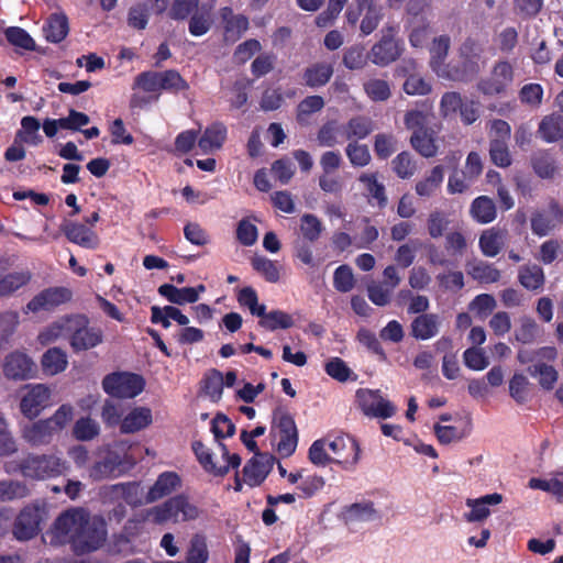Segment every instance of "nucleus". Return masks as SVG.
<instances>
[{
	"label": "nucleus",
	"mask_w": 563,
	"mask_h": 563,
	"mask_svg": "<svg viewBox=\"0 0 563 563\" xmlns=\"http://www.w3.org/2000/svg\"><path fill=\"white\" fill-rule=\"evenodd\" d=\"M181 481L174 472H165L158 476L154 485L146 495V501L153 503L158 500L180 487Z\"/></svg>",
	"instance_id": "obj_30"
},
{
	"label": "nucleus",
	"mask_w": 563,
	"mask_h": 563,
	"mask_svg": "<svg viewBox=\"0 0 563 563\" xmlns=\"http://www.w3.org/2000/svg\"><path fill=\"white\" fill-rule=\"evenodd\" d=\"M139 450L140 446L137 443L128 440L117 441L104 448V452L109 453L121 474L130 471L136 465L141 459Z\"/></svg>",
	"instance_id": "obj_19"
},
{
	"label": "nucleus",
	"mask_w": 563,
	"mask_h": 563,
	"mask_svg": "<svg viewBox=\"0 0 563 563\" xmlns=\"http://www.w3.org/2000/svg\"><path fill=\"white\" fill-rule=\"evenodd\" d=\"M512 79L511 65L507 62H499L494 66L489 76L478 82V89L487 96L500 95L511 85Z\"/></svg>",
	"instance_id": "obj_17"
},
{
	"label": "nucleus",
	"mask_w": 563,
	"mask_h": 563,
	"mask_svg": "<svg viewBox=\"0 0 563 563\" xmlns=\"http://www.w3.org/2000/svg\"><path fill=\"white\" fill-rule=\"evenodd\" d=\"M451 46V40L448 35H440L433 38L430 46V68L438 77L448 80H464L465 71L456 65L445 63Z\"/></svg>",
	"instance_id": "obj_5"
},
{
	"label": "nucleus",
	"mask_w": 563,
	"mask_h": 563,
	"mask_svg": "<svg viewBox=\"0 0 563 563\" xmlns=\"http://www.w3.org/2000/svg\"><path fill=\"white\" fill-rule=\"evenodd\" d=\"M481 48L473 40H466L461 48L460 54L465 59L463 71H465V78L470 74H475L478 71L479 67L477 62L474 60L479 56Z\"/></svg>",
	"instance_id": "obj_56"
},
{
	"label": "nucleus",
	"mask_w": 563,
	"mask_h": 563,
	"mask_svg": "<svg viewBox=\"0 0 563 563\" xmlns=\"http://www.w3.org/2000/svg\"><path fill=\"white\" fill-rule=\"evenodd\" d=\"M32 279L27 269L2 272L0 271V298L13 296L19 289L26 286Z\"/></svg>",
	"instance_id": "obj_24"
},
{
	"label": "nucleus",
	"mask_w": 563,
	"mask_h": 563,
	"mask_svg": "<svg viewBox=\"0 0 563 563\" xmlns=\"http://www.w3.org/2000/svg\"><path fill=\"white\" fill-rule=\"evenodd\" d=\"M104 453V456L101 460L96 461L87 471L88 477L93 482L110 479L122 475L109 453Z\"/></svg>",
	"instance_id": "obj_38"
},
{
	"label": "nucleus",
	"mask_w": 563,
	"mask_h": 563,
	"mask_svg": "<svg viewBox=\"0 0 563 563\" xmlns=\"http://www.w3.org/2000/svg\"><path fill=\"white\" fill-rule=\"evenodd\" d=\"M158 81H159V91L166 90L172 92H177L181 90H186L188 88V84L180 76L177 70L169 69L165 71H158Z\"/></svg>",
	"instance_id": "obj_59"
},
{
	"label": "nucleus",
	"mask_w": 563,
	"mask_h": 563,
	"mask_svg": "<svg viewBox=\"0 0 563 563\" xmlns=\"http://www.w3.org/2000/svg\"><path fill=\"white\" fill-rule=\"evenodd\" d=\"M497 307V301L493 295L481 294L477 295L470 303L468 310L472 311L479 319L486 318Z\"/></svg>",
	"instance_id": "obj_62"
},
{
	"label": "nucleus",
	"mask_w": 563,
	"mask_h": 563,
	"mask_svg": "<svg viewBox=\"0 0 563 563\" xmlns=\"http://www.w3.org/2000/svg\"><path fill=\"white\" fill-rule=\"evenodd\" d=\"M534 173L543 179H551L556 174V162L547 151H538L531 157Z\"/></svg>",
	"instance_id": "obj_45"
},
{
	"label": "nucleus",
	"mask_w": 563,
	"mask_h": 563,
	"mask_svg": "<svg viewBox=\"0 0 563 563\" xmlns=\"http://www.w3.org/2000/svg\"><path fill=\"white\" fill-rule=\"evenodd\" d=\"M227 137V129L221 123H214L201 135L198 146L201 154H209L220 150Z\"/></svg>",
	"instance_id": "obj_32"
},
{
	"label": "nucleus",
	"mask_w": 563,
	"mask_h": 563,
	"mask_svg": "<svg viewBox=\"0 0 563 563\" xmlns=\"http://www.w3.org/2000/svg\"><path fill=\"white\" fill-rule=\"evenodd\" d=\"M211 7L201 4L191 15L189 20V32L194 36L206 34L212 24Z\"/></svg>",
	"instance_id": "obj_46"
},
{
	"label": "nucleus",
	"mask_w": 563,
	"mask_h": 563,
	"mask_svg": "<svg viewBox=\"0 0 563 563\" xmlns=\"http://www.w3.org/2000/svg\"><path fill=\"white\" fill-rule=\"evenodd\" d=\"M99 433V423L89 417L78 419L73 427V435L79 441H91Z\"/></svg>",
	"instance_id": "obj_55"
},
{
	"label": "nucleus",
	"mask_w": 563,
	"mask_h": 563,
	"mask_svg": "<svg viewBox=\"0 0 563 563\" xmlns=\"http://www.w3.org/2000/svg\"><path fill=\"white\" fill-rule=\"evenodd\" d=\"M503 501V495L498 493L488 494L479 498L466 499V506L471 509L470 512L464 515L468 522L484 521L489 515L490 506H497Z\"/></svg>",
	"instance_id": "obj_22"
},
{
	"label": "nucleus",
	"mask_w": 563,
	"mask_h": 563,
	"mask_svg": "<svg viewBox=\"0 0 563 563\" xmlns=\"http://www.w3.org/2000/svg\"><path fill=\"white\" fill-rule=\"evenodd\" d=\"M68 32V20L63 13L52 14L44 27L45 37L52 43L62 42L67 36Z\"/></svg>",
	"instance_id": "obj_42"
},
{
	"label": "nucleus",
	"mask_w": 563,
	"mask_h": 563,
	"mask_svg": "<svg viewBox=\"0 0 563 563\" xmlns=\"http://www.w3.org/2000/svg\"><path fill=\"white\" fill-rule=\"evenodd\" d=\"M153 422L152 410L148 407H133L121 420L122 433H135L146 429Z\"/></svg>",
	"instance_id": "obj_23"
},
{
	"label": "nucleus",
	"mask_w": 563,
	"mask_h": 563,
	"mask_svg": "<svg viewBox=\"0 0 563 563\" xmlns=\"http://www.w3.org/2000/svg\"><path fill=\"white\" fill-rule=\"evenodd\" d=\"M67 468V462L56 454H30L19 464L22 476L32 481L57 477Z\"/></svg>",
	"instance_id": "obj_2"
},
{
	"label": "nucleus",
	"mask_w": 563,
	"mask_h": 563,
	"mask_svg": "<svg viewBox=\"0 0 563 563\" xmlns=\"http://www.w3.org/2000/svg\"><path fill=\"white\" fill-rule=\"evenodd\" d=\"M373 131V122L365 117H355L343 126V134L350 142L363 140Z\"/></svg>",
	"instance_id": "obj_47"
},
{
	"label": "nucleus",
	"mask_w": 563,
	"mask_h": 563,
	"mask_svg": "<svg viewBox=\"0 0 563 563\" xmlns=\"http://www.w3.org/2000/svg\"><path fill=\"white\" fill-rule=\"evenodd\" d=\"M417 63L415 60H406L400 67V71L404 75H408L404 82V91L410 96H424L431 92V85L423 77L418 74H409L416 70Z\"/></svg>",
	"instance_id": "obj_25"
},
{
	"label": "nucleus",
	"mask_w": 563,
	"mask_h": 563,
	"mask_svg": "<svg viewBox=\"0 0 563 563\" xmlns=\"http://www.w3.org/2000/svg\"><path fill=\"white\" fill-rule=\"evenodd\" d=\"M410 143L412 147L424 157H433L438 152L434 139L428 130L420 133H412Z\"/></svg>",
	"instance_id": "obj_57"
},
{
	"label": "nucleus",
	"mask_w": 563,
	"mask_h": 563,
	"mask_svg": "<svg viewBox=\"0 0 563 563\" xmlns=\"http://www.w3.org/2000/svg\"><path fill=\"white\" fill-rule=\"evenodd\" d=\"M144 379L136 374L121 372L107 375L102 380L104 391L115 398H134L144 389Z\"/></svg>",
	"instance_id": "obj_8"
},
{
	"label": "nucleus",
	"mask_w": 563,
	"mask_h": 563,
	"mask_svg": "<svg viewBox=\"0 0 563 563\" xmlns=\"http://www.w3.org/2000/svg\"><path fill=\"white\" fill-rule=\"evenodd\" d=\"M51 395V389L44 384L26 386L20 402L21 412L30 419L36 418L48 406Z\"/></svg>",
	"instance_id": "obj_16"
},
{
	"label": "nucleus",
	"mask_w": 563,
	"mask_h": 563,
	"mask_svg": "<svg viewBox=\"0 0 563 563\" xmlns=\"http://www.w3.org/2000/svg\"><path fill=\"white\" fill-rule=\"evenodd\" d=\"M328 442V448L333 454L332 463L340 464L345 470H354L361 459L358 442L350 435H338Z\"/></svg>",
	"instance_id": "obj_13"
},
{
	"label": "nucleus",
	"mask_w": 563,
	"mask_h": 563,
	"mask_svg": "<svg viewBox=\"0 0 563 563\" xmlns=\"http://www.w3.org/2000/svg\"><path fill=\"white\" fill-rule=\"evenodd\" d=\"M271 432L274 439L278 440V453L285 457L291 455L298 443V432L292 417L284 411L276 410Z\"/></svg>",
	"instance_id": "obj_9"
},
{
	"label": "nucleus",
	"mask_w": 563,
	"mask_h": 563,
	"mask_svg": "<svg viewBox=\"0 0 563 563\" xmlns=\"http://www.w3.org/2000/svg\"><path fill=\"white\" fill-rule=\"evenodd\" d=\"M158 294L175 305L194 303L197 295L192 287L177 288L172 284H164L158 287Z\"/></svg>",
	"instance_id": "obj_41"
},
{
	"label": "nucleus",
	"mask_w": 563,
	"mask_h": 563,
	"mask_svg": "<svg viewBox=\"0 0 563 563\" xmlns=\"http://www.w3.org/2000/svg\"><path fill=\"white\" fill-rule=\"evenodd\" d=\"M366 96L374 102H384L391 96L388 81L379 78H371L363 84Z\"/></svg>",
	"instance_id": "obj_53"
},
{
	"label": "nucleus",
	"mask_w": 563,
	"mask_h": 563,
	"mask_svg": "<svg viewBox=\"0 0 563 563\" xmlns=\"http://www.w3.org/2000/svg\"><path fill=\"white\" fill-rule=\"evenodd\" d=\"M471 421H467L465 427L459 428L456 426H443L440 423L434 424V433L441 444H451L460 442L471 433Z\"/></svg>",
	"instance_id": "obj_44"
},
{
	"label": "nucleus",
	"mask_w": 563,
	"mask_h": 563,
	"mask_svg": "<svg viewBox=\"0 0 563 563\" xmlns=\"http://www.w3.org/2000/svg\"><path fill=\"white\" fill-rule=\"evenodd\" d=\"M472 217L479 223H489L496 218L494 201L487 196L477 197L471 206Z\"/></svg>",
	"instance_id": "obj_48"
},
{
	"label": "nucleus",
	"mask_w": 563,
	"mask_h": 563,
	"mask_svg": "<svg viewBox=\"0 0 563 563\" xmlns=\"http://www.w3.org/2000/svg\"><path fill=\"white\" fill-rule=\"evenodd\" d=\"M37 367L33 358L22 351H13L8 354L3 362V374L14 380L33 378Z\"/></svg>",
	"instance_id": "obj_15"
},
{
	"label": "nucleus",
	"mask_w": 563,
	"mask_h": 563,
	"mask_svg": "<svg viewBox=\"0 0 563 563\" xmlns=\"http://www.w3.org/2000/svg\"><path fill=\"white\" fill-rule=\"evenodd\" d=\"M444 179V168L440 165L433 167L430 173L416 184V192L420 197H431L440 188Z\"/></svg>",
	"instance_id": "obj_40"
},
{
	"label": "nucleus",
	"mask_w": 563,
	"mask_h": 563,
	"mask_svg": "<svg viewBox=\"0 0 563 563\" xmlns=\"http://www.w3.org/2000/svg\"><path fill=\"white\" fill-rule=\"evenodd\" d=\"M62 231L68 241L81 247L93 250L99 245L97 233L84 223L66 221L62 225Z\"/></svg>",
	"instance_id": "obj_21"
},
{
	"label": "nucleus",
	"mask_w": 563,
	"mask_h": 563,
	"mask_svg": "<svg viewBox=\"0 0 563 563\" xmlns=\"http://www.w3.org/2000/svg\"><path fill=\"white\" fill-rule=\"evenodd\" d=\"M344 518L347 522H369L380 518L379 510L371 500H362L347 506L344 509Z\"/></svg>",
	"instance_id": "obj_31"
},
{
	"label": "nucleus",
	"mask_w": 563,
	"mask_h": 563,
	"mask_svg": "<svg viewBox=\"0 0 563 563\" xmlns=\"http://www.w3.org/2000/svg\"><path fill=\"white\" fill-rule=\"evenodd\" d=\"M104 496L112 500H124L126 504L136 506L142 503L140 486L135 483L115 484L103 489Z\"/></svg>",
	"instance_id": "obj_34"
},
{
	"label": "nucleus",
	"mask_w": 563,
	"mask_h": 563,
	"mask_svg": "<svg viewBox=\"0 0 563 563\" xmlns=\"http://www.w3.org/2000/svg\"><path fill=\"white\" fill-rule=\"evenodd\" d=\"M221 18L224 22L225 38L238 41L249 27V21L244 15H235L231 8L221 9Z\"/></svg>",
	"instance_id": "obj_33"
},
{
	"label": "nucleus",
	"mask_w": 563,
	"mask_h": 563,
	"mask_svg": "<svg viewBox=\"0 0 563 563\" xmlns=\"http://www.w3.org/2000/svg\"><path fill=\"white\" fill-rule=\"evenodd\" d=\"M528 372L532 377H538L540 386L547 390H551L559 378L558 371L553 366L542 362L530 366Z\"/></svg>",
	"instance_id": "obj_52"
},
{
	"label": "nucleus",
	"mask_w": 563,
	"mask_h": 563,
	"mask_svg": "<svg viewBox=\"0 0 563 563\" xmlns=\"http://www.w3.org/2000/svg\"><path fill=\"white\" fill-rule=\"evenodd\" d=\"M345 154L354 167H364L369 164L372 158L368 147L355 141L349 142Z\"/></svg>",
	"instance_id": "obj_63"
},
{
	"label": "nucleus",
	"mask_w": 563,
	"mask_h": 563,
	"mask_svg": "<svg viewBox=\"0 0 563 563\" xmlns=\"http://www.w3.org/2000/svg\"><path fill=\"white\" fill-rule=\"evenodd\" d=\"M540 136L548 143H553L563 137V117L550 114L542 119L538 130Z\"/></svg>",
	"instance_id": "obj_39"
},
{
	"label": "nucleus",
	"mask_w": 563,
	"mask_h": 563,
	"mask_svg": "<svg viewBox=\"0 0 563 563\" xmlns=\"http://www.w3.org/2000/svg\"><path fill=\"white\" fill-rule=\"evenodd\" d=\"M507 231L501 229H487L479 236V249L483 255L495 257L504 249L507 242Z\"/></svg>",
	"instance_id": "obj_27"
},
{
	"label": "nucleus",
	"mask_w": 563,
	"mask_h": 563,
	"mask_svg": "<svg viewBox=\"0 0 563 563\" xmlns=\"http://www.w3.org/2000/svg\"><path fill=\"white\" fill-rule=\"evenodd\" d=\"M200 511L197 506L183 495L169 498L162 505L152 507L144 512V520H151L154 523L163 525L167 521L180 522L195 520Z\"/></svg>",
	"instance_id": "obj_1"
},
{
	"label": "nucleus",
	"mask_w": 563,
	"mask_h": 563,
	"mask_svg": "<svg viewBox=\"0 0 563 563\" xmlns=\"http://www.w3.org/2000/svg\"><path fill=\"white\" fill-rule=\"evenodd\" d=\"M223 386L224 378L221 372L212 369L206 375L203 391L212 401L217 402L221 399Z\"/></svg>",
	"instance_id": "obj_60"
},
{
	"label": "nucleus",
	"mask_w": 563,
	"mask_h": 563,
	"mask_svg": "<svg viewBox=\"0 0 563 563\" xmlns=\"http://www.w3.org/2000/svg\"><path fill=\"white\" fill-rule=\"evenodd\" d=\"M42 369L45 374L54 376L67 368V354L59 347L48 349L41 358Z\"/></svg>",
	"instance_id": "obj_37"
},
{
	"label": "nucleus",
	"mask_w": 563,
	"mask_h": 563,
	"mask_svg": "<svg viewBox=\"0 0 563 563\" xmlns=\"http://www.w3.org/2000/svg\"><path fill=\"white\" fill-rule=\"evenodd\" d=\"M192 448L205 470L214 475L222 476L227 474L231 467L235 468L241 463L240 456L238 454L230 455L227 448L222 443H219L221 461H213V455L201 442H195Z\"/></svg>",
	"instance_id": "obj_11"
},
{
	"label": "nucleus",
	"mask_w": 563,
	"mask_h": 563,
	"mask_svg": "<svg viewBox=\"0 0 563 563\" xmlns=\"http://www.w3.org/2000/svg\"><path fill=\"white\" fill-rule=\"evenodd\" d=\"M397 26L385 24L380 30V40L373 45L369 58L373 64L386 66L395 62L402 53L401 42L396 38Z\"/></svg>",
	"instance_id": "obj_7"
},
{
	"label": "nucleus",
	"mask_w": 563,
	"mask_h": 563,
	"mask_svg": "<svg viewBox=\"0 0 563 563\" xmlns=\"http://www.w3.org/2000/svg\"><path fill=\"white\" fill-rule=\"evenodd\" d=\"M261 318L260 324L269 330L274 331L276 329H288L292 325V318L284 311L274 310L271 312H266V307H264V313L258 314Z\"/></svg>",
	"instance_id": "obj_54"
},
{
	"label": "nucleus",
	"mask_w": 563,
	"mask_h": 563,
	"mask_svg": "<svg viewBox=\"0 0 563 563\" xmlns=\"http://www.w3.org/2000/svg\"><path fill=\"white\" fill-rule=\"evenodd\" d=\"M324 99L321 96L306 97L297 106V121L300 124H308L311 115L320 112L324 108Z\"/></svg>",
	"instance_id": "obj_49"
},
{
	"label": "nucleus",
	"mask_w": 563,
	"mask_h": 563,
	"mask_svg": "<svg viewBox=\"0 0 563 563\" xmlns=\"http://www.w3.org/2000/svg\"><path fill=\"white\" fill-rule=\"evenodd\" d=\"M73 292L67 287H49L35 295L25 306V313L53 311L71 300Z\"/></svg>",
	"instance_id": "obj_14"
},
{
	"label": "nucleus",
	"mask_w": 563,
	"mask_h": 563,
	"mask_svg": "<svg viewBox=\"0 0 563 563\" xmlns=\"http://www.w3.org/2000/svg\"><path fill=\"white\" fill-rule=\"evenodd\" d=\"M55 434L46 419L25 426L22 432L24 440L35 446L48 444Z\"/></svg>",
	"instance_id": "obj_29"
},
{
	"label": "nucleus",
	"mask_w": 563,
	"mask_h": 563,
	"mask_svg": "<svg viewBox=\"0 0 563 563\" xmlns=\"http://www.w3.org/2000/svg\"><path fill=\"white\" fill-rule=\"evenodd\" d=\"M410 330L417 340L432 339L440 331V318L434 313H422L412 320Z\"/></svg>",
	"instance_id": "obj_26"
},
{
	"label": "nucleus",
	"mask_w": 563,
	"mask_h": 563,
	"mask_svg": "<svg viewBox=\"0 0 563 563\" xmlns=\"http://www.w3.org/2000/svg\"><path fill=\"white\" fill-rule=\"evenodd\" d=\"M347 25L354 27L360 22L363 36L372 34L384 19V8L379 0H355L345 11Z\"/></svg>",
	"instance_id": "obj_3"
},
{
	"label": "nucleus",
	"mask_w": 563,
	"mask_h": 563,
	"mask_svg": "<svg viewBox=\"0 0 563 563\" xmlns=\"http://www.w3.org/2000/svg\"><path fill=\"white\" fill-rule=\"evenodd\" d=\"M29 495L30 489L25 483L12 479L0 481V503L22 499Z\"/></svg>",
	"instance_id": "obj_51"
},
{
	"label": "nucleus",
	"mask_w": 563,
	"mask_h": 563,
	"mask_svg": "<svg viewBox=\"0 0 563 563\" xmlns=\"http://www.w3.org/2000/svg\"><path fill=\"white\" fill-rule=\"evenodd\" d=\"M333 75V67L328 63L311 65L305 70L303 80L308 87L316 88L324 86Z\"/></svg>",
	"instance_id": "obj_43"
},
{
	"label": "nucleus",
	"mask_w": 563,
	"mask_h": 563,
	"mask_svg": "<svg viewBox=\"0 0 563 563\" xmlns=\"http://www.w3.org/2000/svg\"><path fill=\"white\" fill-rule=\"evenodd\" d=\"M68 333V318L53 322L44 328L37 335V341L41 345H48L56 342L65 333Z\"/></svg>",
	"instance_id": "obj_61"
},
{
	"label": "nucleus",
	"mask_w": 563,
	"mask_h": 563,
	"mask_svg": "<svg viewBox=\"0 0 563 563\" xmlns=\"http://www.w3.org/2000/svg\"><path fill=\"white\" fill-rule=\"evenodd\" d=\"M47 519L45 507L40 504L25 506L18 515L13 536L20 541L33 539L41 531V525Z\"/></svg>",
	"instance_id": "obj_10"
},
{
	"label": "nucleus",
	"mask_w": 563,
	"mask_h": 563,
	"mask_svg": "<svg viewBox=\"0 0 563 563\" xmlns=\"http://www.w3.org/2000/svg\"><path fill=\"white\" fill-rule=\"evenodd\" d=\"M431 20L406 23L408 29V41L415 48L426 46L431 34Z\"/></svg>",
	"instance_id": "obj_50"
},
{
	"label": "nucleus",
	"mask_w": 563,
	"mask_h": 563,
	"mask_svg": "<svg viewBox=\"0 0 563 563\" xmlns=\"http://www.w3.org/2000/svg\"><path fill=\"white\" fill-rule=\"evenodd\" d=\"M88 515V512L79 508L60 514L54 522V533L60 541L68 540L73 543L77 532H79L85 525Z\"/></svg>",
	"instance_id": "obj_18"
},
{
	"label": "nucleus",
	"mask_w": 563,
	"mask_h": 563,
	"mask_svg": "<svg viewBox=\"0 0 563 563\" xmlns=\"http://www.w3.org/2000/svg\"><path fill=\"white\" fill-rule=\"evenodd\" d=\"M69 345L75 352L91 350L103 342V331L91 327L86 316L68 318Z\"/></svg>",
	"instance_id": "obj_4"
},
{
	"label": "nucleus",
	"mask_w": 563,
	"mask_h": 563,
	"mask_svg": "<svg viewBox=\"0 0 563 563\" xmlns=\"http://www.w3.org/2000/svg\"><path fill=\"white\" fill-rule=\"evenodd\" d=\"M8 42L16 47L34 51L36 45L31 35L23 29L18 26H10L4 31Z\"/></svg>",
	"instance_id": "obj_64"
},
{
	"label": "nucleus",
	"mask_w": 563,
	"mask_h": 563,
	"mask_svg": "<svg viewBox=\"0 0 563 563\" xmlns=\"http://www.w3.org/2000/svg\"><path fill=\"white\" fill-rule=\"evenodd\" d=\"M355 398L358 408L367 417L387 419L396 412V407L379 390L362 388L356 391Z\"/></svg>",
	"instance_id": "obj_12"
},
{
	"label": "nucleus",
	"mask_w": 563,
	"mask_h": 563,
	"mask_svg": "<svg viewBox=\"0 0 563 563\" xmlns=\"http://www.w3.org/2000/svg\"><path fill=\"white\" fill-rule=\"evenodd\" d=\"M274 457L269 454L255 453L243 468L244 482L250 486H258L269 474Z\"/></svg>",
	"instance_id": "obj_20"
},
{
	"label": "nucleus",
	"mask_w": 563,
	"mask_h": 563,
	"mask_svg": "<svg viewBox=\"0 0 563 563\" xmlns=\"http://www.w3.org/2000/svg\"><path fill=\"white\" fill-rule=\"evenodd\" d=\"M467 274L481 284L498 283L501 278V272L493 264L484 261H474L466 264Z\"/></svg>",
	"instance_id": "obj_35"
},
{
	"label": "nucleus",
	"mask_w": 563,
	"mask_h": 563,
	"mask_svg": "<svg viewBox=\"0 0 563 563\" xmlns=\"http://www.w3.org/2000/svg\"><path fill=\"white\" fill-rule=\"evenodd\" d=\"M528 487L545 492L556 501L563 503V471L552 472L548 478L532 477L528 482Z\"/></svg>",
	"instance_id": "obj_28"
},
{
	"label": "nucleus",
	"mask_w": 563,
	"mask_h": 563,
	"mask_svg": "<svg viewBox=\"0 0 563 563\" xmlns=\"http://www.w3.org/2000/svg\"><path fill=\"white\" fill-rule=\"evenodd\" d=\"M429 0H410L406 7V23L431 20Z\"/></svg>",
	"instance_id": "obj_58"
},
{
	"label": "nucleus",
	"mask_w": 563,
	"mask_h": 563,
	"mask_svg": "<svg viewBox=\"0 0 563 563\" xmlns=\"http://www.w3.org/2000/svg\"><path fill=\"white\" fill-rule=\"evenodd\" d=\"M106 538L107 529L103 519L88 515L85 525L76 534L73 548L78 554L89 553L101 548Z\"/></svg>",
	"instance_id": "obj_6"
},
{
	"label": "nucleus",
	"mask_w": 563,
	"mask_h": 563,
	"mask_svg": "<svg viewBox=\"0 0 563 563\" xmlns=\"http://www.w3.org/2000/svg\"><path fill=\"white\" fill-rule=\"evenodd\" d=\"M518 280L526 289L537 291L544 285V272L539 265L529 263L519 268Z\"/></svg>",
	"instance_id": "obj_36"
}]
</instances>
